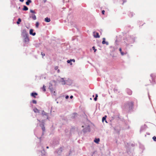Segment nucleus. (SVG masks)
I'll return each mask as SVG.
<instances>
[{
  "instance_id": "nucleus-4",
  "label": "nucleus",
  "mask_w": 156,
  "mask_h": 156,
  "mask_svg": "<svg viewBox=\"0 0 156 156\" xmlns=\"http://www.w3.org/2000/svg\"><path fill=\"white\" fill-rule=\"evenodd\" d=\"M41 115H42V117L44 116L45 115V118L46 119H48V116L47 115V113H46L44 111H43L42 112Z\"/></svg>"
},
{
  "instance_id": "nucleus-7",
  "label": "nucleus",
  "mask_w": 156,
  "mask_h": 156,
  "mask_svg": "<svg viewBox=\"0 0 156 156\" xmlns=\"http://www.w3.org/2000/svg\"><path fill=\"white\" fill-rule=\"evenodd\" d=\"M103 40L102 42V44H106L107 45H108V43L105 41V38H103Z\"/></svg>"
},
{
  "instance_id": "nucleus-3",
  "label": "nucleus",
  "mask_w": 156,
  "mask_h": 156,
  "mask_svg": "<svg viewBox=\"0 0 156 156\" xmlns=\"http://www.w3.org/2000/svg\"><path fill=\"white\" fill-rule=\"evenodd\" d=\"M93 36L94 37L96 38H98L100 37L98 33V32H94Z\"/></svg>"
},
{
  "instance_id": "nucleus-1",
  "label": "nucleus",
  "mask_w": 156,
  "mask_h": 156,
  "mask_svg": "<svg viewBox=\"0 0 156 156\" xmlns=\"http://www.w3.org/2000/svg\"><path fill=\"white\" fill-rule=\"evenodd\" d=\"M22 34L24 37V41L25 42H28L29 41V39L27 36V33L26 30H23Z\"/></svg>"
},
{
  "instance_id": "nucleus-33",
  "label": "nucleus",
  "mask_w": 156,
  "mask_h": 156,
  "mask_svg": "<svg viewBox=\"0 0 156 156\" xmlns=\"http://www.w3.org/2000/svg\"><path fill=\"white\" fill-rule=\"evenodd\" d=\"M24 0H20V1L21 2H23Z\"/></svg>"
},
{
  "instance_id": "nucleus-12",
  "label": "nucleus",
  "mask_w": 156,
  "mask_h": 156,
  "mask_svg": "<svg viewBox=\"0 0 156 156\" xmlns=\"http://www.w3.org/2000/svg\"><path fill=\"white\" fill-rule=\"evenodd\" d=\"M23 10L24 11H27L28 10V8L26 6L24 5L23 6Z\"/></svg>"
},
{
  "instance_id": "nucleus-32",
  "label": "nucleus",
  "mask_w": 156,
  "mask_h": 156,
  "mask_svg": "<svg viewBox=\"0 0 156 156\" xmlns=\"http://www.w3.org/2000/svg\"><path fill=\"white\" fill-rule=\"evenodd\" d=\"M73 96L72 95L71 96H70V98L71 99H72V98H73Z\"/></svg>"
},
{
  "instance_id": "nucleus-9",
  "label": "nucleus",
  "mask_w": 156,
  "mask_h": 156,
  "mask_svg": "<svg viewBox=\"0 0 156 156\" xmlns=\"http://www.w3.org/2000/svg\"><path fill=\"white\" fill-rule=\"evenodd\" d=\"M44 20L47 22H49L51 20L50 18L47 17L45 18Z\"/></svg>"
},
{
  "instance_id": "nucleus-17",
  "label": "nucleus",
  "mask_w": 156,
  "mask_h": 156,
  "mask_svg": "<svg viewBox=\"0 0 156 156\" xmlns=\"http://www.w3.org/2000/svg\"><path fill=\"white\" fill-rule=\"evenodd\" d=\"M45 87H46L44 85L43 87L42 88V89L43 90V91H44V92L46 91Z\"/></svg>"
},
{
  "instance_id": "nucleus-29",
  "label": "nucleus",
  "mask_w": 156,
  "mask_h": 156,
  "mask_svg": "<svg viewBox=\"0 0 156 156\" xmlns=\"http://www.w3.org/2000/svg\"><path fill=\"white\" fill-rule=\"evenodd\" d=\"M71 61H73L74 62H75V60L74 59H71Z\"/></svg>"
},
{
  "instance_id": "nucleus-11",
  "label": "nucleus",
  "mask_w": 156,
  "mask_h": 156,
  "mask_svg": "<svg viewBox=\"0 0 156 156\" xmlns=\"http://www.w3.org/2000/svg\"><path fill=\"white\" fill-rule=\"evenodd\" d=\"M32 1L30 0H27V1L26 2V4L28 5H29L30 3H31Z\"/></svg>"
},
{
  "instance_id": "nucleus-5",
  "label": "nucleus",
  "mask_w": 156,
  "mask_h": 156,
  "mask_svg": "<svg viewBox=\"0 0 156 156\" xmlns=\"http://www.w3.org/2000/svg\"><path fill=\"white\" fill-rule=\"evenodd\" d=\"M30 95L31 96L35 98H36V96L37 95V94L36 92H33L31 93Z\"/></svg>"
},
{
  "instance_id": "nucleus-24",
  "label": "nucleus",
  "mask_w": 156,
  "mask_h": 156,
  "mask_svg": "<svg viewBox=\"0 0 156 156\" xmlns=\"http://www.w3.org/2000/svg\"><path fill=\"white\" fill-rule=\"evenodd\" d=\"M41 55L42 56H44L45 55V54L44 53H43V52H41Z\"/></svg>"
},
{
  "instance_id": "nucleus-6",
  "label": "nucleus",
  "mask_w": 156,
  "mask_h": 156,
  "mask_svg": "<svg viewBox=\"0 0 156 156\" xmlns=\"http://www.w3.org/2000/svg\"><path fill=\"white\" fill-rule=\"evenodd\" d=\"M33 30L32 29H30V34L31 35H32L33 36H34L36 34V33L35 32L33 33Z\"/></svg>"
},
{
  "instance_id": "nucleus-19",
  "label": "nucleus",
  "mask_w": 156,
  "mask_h": 156,
  "mask_svg": "<svg viewBox=\"0 0 156 156\" xmlns=\"http://www.w3.org/2000/svg\"><path fill=\"white\" fill-rule=\"evenodd\" d=\"M98 97V95H97V94H96V96H95V98H94V101H97V97Z\"/></svg>"
},
{
  "instance_id": "nucleus-16",
  "label": "nucleus",
  "mask_w": 156,
  "mask_h": 156,
  "mask_svg": "<svg viewBox=\"0 0 156 156\" xmlns=\"http://www.w3.org/2000/svg\"><path fill=\"white\" fill-rule=\"evenodd\" d=\"M32 18L34 20H35L36 19V17L35 15H33L32 16Z\"/></svg>"
},
{
  "instance_id": "nucleus-31",
  "label": "nucleus",
  "mask_w": 156,
  "mask_h": 156,
  "mask_svg": "<svg viewBox=\"0 0 156 156\" xmlns=\"http://www.w3.org/2000/svg\"><path fill=\"white\" fill-rule=\"evenodd\" d=\"M58 66H56L55 67V70H56L58 68Z\"/></svg>"
},
{
  "instance_id": "nucleus-37",
  "label": "nucleus",
  "mask_w": 156,
  "mask_h": 156,
  "mask_svg": "<svg viewBox=\"0 0 156 156\" xmlns=\"http://www.w3.org/2000/svg\"><path fill=\"white\" fill-rule=\"evenodd\" d=\"M70 64H71V65H72V63H71H71H70Z\"/></svg>"
},
{
  "instance_id": "nucleus-35",
  "label": "nucleus",
  "mask_w": 156,
  "mask_h": 156,
  "mask_svg": "<svg viewBox=\"0 0 156 156\" xmlns=\"http://www.w3.org/2000/svg\"><path fill=\"white\" fill-rule=\"evenodd\" d=\"M46 148H47V149H48V148H49V147H48V146H47V147H46Z\"/></svg>"
},
{
  "instance_id": "nucleus-20",
  "label": "nucleus",
  "mask_w": 156,
  "mask_h": 156,
  "mask_svg": "<svg viewBox=\"0 0 156 156\" xmlns=\"http://www.w3.org/2000/svg\"><path fill=\"white\" fill-rule=\"evenodd\" d=\"M92 49L94 50V52H95L97 51V49H95V47L94 46H93L92 47Z\"/></svg>"
},
{
  "instance_id": "nucleus-30",
  "label": "nucleus",
  "mask_w": 156,
  "mask_h": 156,
  "mask_svg": "<svg viewBox=\"0 0 156 156\" xmlns=\"http://www.w3.org/2000/svg\"><path fill=\"white\" fill-rule=\"evenodd\" d=\"M69 97V96L68 95H66V98L67 99Z\"/></svg>"
},
{
  "instance_id": "nucleus-27",
  "label": "nucleus",
  "mask_w": 156,
  "mask_h": 156,
  "mask_svg": "<svg viewBox=\"0 0 156 156\" xmlns=\"http://www.w3.org/2000/svg\"><path fill=\"white\" fill-rule=\"evenodd\" d=\"M71 62V60H68L67 61V62L68 63H70Z\"/></svg>"
},
{
  "instance_id": "nucleus-25",
  "label": "nucleus",
  "mask_w": 156,
  "mask_h": 156,
  "mask_svg": "<svg viewBox=\"0 0 156 156\" xmlns=\"http://www.w3.org/2000/svg\"><path fill=\"white\" fill-rule=\"evenodd\" d=\"M30 12H32V13H34V11L32 10H30Z\"/></svg>"
},
{
  "instance_id": "nucleus-28",
  "label": "nucleus",
  "mask_w": 156,
  "mask_h": 156,
  "mask_svg": "<svg viewBox=\"0 0 156 156\" xmlns=\"http://www.w3.org/2000/svg\"><path fill=\"white\" fill-rule=\"evenodd\" d=\"M119 50L121 52L122 51V49L121 48H120L119 49Z\"/></svg>"
},
{
  "instance_id": "nucleus-23",
  "label": "nucleus",
  "mask_w": 156,
  "mask_h": 156,
  "mask_svg": "<svg viewBox=\"0 0 156 156\" xmlns=\"http://www.w3.org/2000/svg\"><path fill=\"white\" fill-rule=\"evenodd\" d=\"M153 139L154 141H156V137L155 136L153 137Z\"/></svg>"
},
{
  "instance_id": "nucleus-36",
  "label": "nucleus",
  "mask_w": 156,
  "mask_h": 156,
  "mask_svg": "<svg viewBox=\"0 0 156 156\" xmlns=\"http://www.w3.org/2000/svg\"><path fill=\"white\" fill-rule=\"evenodd\" d=\"M37 121H39V122H40V121L38 119H37Z\"/></svg>"
},
{
  "instance_id": "nucleus-22",
  "label": "nucleus",
  "mask_w": 156,
  "mask_h": 156,
  "mask_svg": "<svg viewBox=\"0 0 156 156\" xmlns=\"http://www.w3.org/2000/svg\"><path fill=\"white\" fill-rule=\"evenodd\" d=\"M32 102L34 104H36L37 103V101L35 100H33Z\"/></svg>"
},
{
  "instance_id": "nucleus-18",
  "label": "nucleus",
  "mask_w": 156,
  "mask_h": 156,
  "mask_svg": "<svg viewBox=\"0 0 156 156\" xmlns=\"http://www.w3.org/2000/svg\"><path fill=\"white\" fill-rule=\"evenodd\" d=\"M39 25V23L38 22H37L36 23V27L37 28H38V27Z\"/></svg>"
},
{
  "instance_id": "nucleus-21",
  "label": "nucleus",
  "mask_w": 156,
  "mask_h": 156,
  "mask_svg": "<svg viewBox=\"0 0 156 156\" xmlns=\"http://www.w3.org/2000/svg\"><path fill=\"white\" fill-rule=\"evenodd\" d=\"M121 53V55H125L126 54V53H124L122 51L120 53Z\"/></svg>"
},
{
  "instance_id": "nucleus-26",
  "label": "nucleus",
  "mask_w": 156,
  "mask_h": 156,
  "mask_svg": "<svg viewBox=\"0 0 156 156\" xmlns=\"http://www.w3.org/2000/svg\"><path fill=\"white\" fill-rule=\"evenodd\" d=\"M105 12V11L104 10H102V13L103 14H104Z\"/></svg>"
},
{
  "instance_id": "nucleus-15",
  "label": "nucleus",
  "mask_w": 156,
  "mask_h": 156,
  "mask_svg": "<svg viewBox=\"0 0 156 156\" xmlns=\"http://www.w3.org/2000/svg\"><path fill=\"white\" fill-rule=\"evenodd\" d=\"M106 117H107L105 115L104 117H103L102 118V121L103 122L104 120H106ZM105 122H107V121L106 120H105Z\"/></svg>"
},
{
  "instance_id": "nucleus-10",
  "label": "nucleus",
  "mask_w": 156,
  "mask_h": 156,
  "mask_svg": "<svg viewBox=\"0 0 156 156\" xmlns=\"http://www.w3.org/2000/svg\"><path fill=\"white\" fill-rule=\"evenodd\" d=\"M94 142L97 144H98L100 141V139L99 138H96L94 140Z\"/></svg>"
},
{
  "instance_id": "nucleus-13",
  "label": "nucleus",
  "mask_w": 156,
  "mask_h": 156,
  "mask_svg": "<svg viewBox=\"0 0 156 156\" xmlns=\"http://www.w3.org/2000/svg\"><path fill=\"white\" fill-rule=\"evenodd\" d=\"M21 20L20 18H19L18 20L16 22V23L17 24H19L21 22Z\"/></svg>"
},
{
  "instance_id": "nucleus-34",
  "label": "nucleus",
  "mask_w": 156,
  "mask_h": 156,
  "mask_svg": "<svg viewBox=\"0 0 156 156\" xmlns=\"http://www.w3.org/2000/svg\"><path fill=\"white\" fill-rule=\"evenodd\" d=\"M131 104L132 105H133V103L132 102H131Z\"/></svg>"
},
{
  "instance_id": "nucleus-8",
  "label": "nucleus",
  "mask_w": 156,
  "mask_h": 156,
  "mask_svg": "<svg viewBox=\"0 0 156 156\" xmlns=\"http://www.w3.org/2000/svg\"><path fill=\"white\" fill-rule=\"evenodd\" d=\"M127 92L128 94L129 95H131L132 94V91L129 89H127Z\"/></svg>"
},
{
  "instance_id": "nucleus-14",
  "label": "nucleus",
  "mask_w": 156,
  "mask_h": 156,
  "mask_svg": "<svg viewBox=\"0 0 156 156\" xmlns=\"http://www.w3.org/2000/svg\"><path fill=\"white\" fill-rule=\"evenodd\" d=\"M33 110L34 112H35L37 113V112H39V110L36 108H34V109Z\"/></svg>"
},
{
  "instance_id": "nucleus-2",
  "label": "nucleus",
  "mask_w": 156,
  "mask_h": 156,
  "mask_svg": "<svg viewBox=\"0 0 156 156\" xmlns=\"http://www.w3.org/2000/svg\"><path fill=\"white\" fill-rule=\"evenodd\" d=\"M41 122L42 123V126L40 125V126H41V128L42 130V131H43V132H44L45 130V127L44 126V120H42Z\"/></svg>"
}]
</instances>
